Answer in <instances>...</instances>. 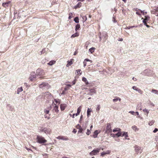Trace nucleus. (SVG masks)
Returning <instances> with one entry per match:
<instances>
[{"mask_svg":"<svg viewBox=\"0 0 158 158\" xmlns=\"http://www.w3.org/2000/svg\"><path fill=\"white\" fill-rule=\"evenodd\" d=\"M77 131L75 129H74L73 131V132L74 133H75L77 132Z\"/></svg>","mask_w":158,"mask_h":158,"instance_id":"obj_53","label":"nucleus"},{"mask_svg":"<svg viewBox=\"0 0 158 158\" xmlns=\"http://www.w3.org/2000/svg\"><path fill=\"white\" fill-rule=\"evenodd\" d=\"M134 26H131V27H127L126 28H125V29H130V28H133V27H134Z\"/></svg>","mask_w":158,"mask_h":158,"instance_id":"obj_44","label":"nucleus"},{"mask_svg":"<svg viewBox=\"0 0 158 158\" xmlns=\"http://www.w3.org/2000/svg\"><path fill=\"white\" fill-rule=\"evenodd\" d=\"M47 140H46L44 137H40V143H46Z\"/></svg>","mask_w":158,"mask_h":158,"instance_id":"obj_10","label":"nucleus"},{"mask_svg":"<svg viewBox=\"0 0 158 158\" xmlns=\"http://www.w3.org/2000/svg\"><path fill=\"white\" fill-rule=\"evenodd\" d=\"M138 92L139 93L141 94H142L143 93V91L141 90L140 89H139L138 90Z\"/></svg>","mask_w":158,"mask_h":158,"instance_id":"obj_45","label":"nucleus"},{"mask_svg":"<svg viewBox=\"0 0 158 158\" xmlns=\"http://www.w3.org/2000/svg\"><path fill=\"white\" fill-rule=\"evenodd\" d=\"M74 20L76 23H78L79 22V19L78 17H75L74 19Z\"/></svg>","mask_w":158,"mask_h":158,"instance_id":"obj_29","label":"nucleus"},{"mask_svg":"<svg viewBox=\"0 0 158 158\" xmlns=\"http://www.w3.org/2000/svg\"><path fill=\"white\" fill-rule=\"evenodd\" d=\"M74 61V59H71L70 60L67 61V64H66V67H69V66L73 64Z\"/></svg>","mask_w":158,"mask_h":158,"instance_id":"obj_9","label":"nucleus"},{"mask_svg":"<svg viewBox=\"0 0 158 158\" xmlns=\"http://www.w3.org/2000/svg\"><path fill=\"white\" fill-rule=\"evenodd\" d=\"M77 72V75H80L81 74L82 72L81 69H78L76 70Z\"/></svg>","mask_w":158,"mask_h":158,"instance_id":"obj_31","label":"nucleus"},{"mask_svg":"<svg viewBox=\"0 0 158 158\" xmlns=\"http://www.w3.org/2000/svg\"><path fill=\"white\" fill-rule=\"evenodd\" d=\"M100 106L99 105H98V107L96 109V110L98 112L100 110Z\"/></svg>","mask_w":158,"mask_h":158,"instance_id":"obj_40","label":"nucleus"},{"mask_svg":"<svg viewBox=\"0 0 158 158\" xmlns=\"http://www.w3.org/2000/svg\"><path fill=\"white\" fill-rule=\"evenodd\" d=\"M79 35V34L78 32H76L75 33L73 34L71 36V38H74L76 37H77Z\"/></svg>","mask_w":158,"mask_h":158,"instance_id":"obj_24","label":"nucleus"},{"mask_svg":"<svg viewBox=\"0 0 158 158\" xmlns=\"http://www.w3.org/2000/svg\"><path fill=\"white\" fill-rule=\"evenodd\" d=\"M158 12V8H157L156 9H153L152 10V12H153V14H156V13Z\"/></svg>","mask_w":158,"mask_h":158,"instance_id":"obj_33","label":"nucleus"},{"mask_svg":"<svg viewBox=\"0 0 158 158\" xmlns=\"http://www.w3.org/2000/svg\"><path fill=\"white\" fill-rule=\"evenodd\" d=\"M56 61L54 60H52L50 61L49 63H48V64L50 65H52L53 64H54L56 63Z\"/></svg>","mask_w":158,"mask_h":158,"instance_id":"obj_20","label":"nucleus"},{"mask_svg":"<svg viewBox=\"0 0 158 158\" xmlns=\"http://www.w3.org/2000/svg\"><path fill=\"white\" fill-rule=\"evenodd\" d=\"M112 131V130L111 129V125L110 123H107L105 130V133L108 134L110 133H111Z\"/></svg>","mask_w":158,"mask_h":158,"instance_id":"obj_1","label":"nucleus"},{"mask_svg":"<svg viewBox=\"0 0 158 158\" xmlns=\"http://www.w3.org/2000/svg\"><path fill=\"white\" fill-rule=\"evenodd\" d=\"M100 150V148H97L96 149H94L89 153V154L91 156L96 155L99 152Z\"/></svg>","mask_w":158,"mask_h":158,"instance_id":"obj_3","label":"nucleus"},{"mask_svg":"<svg viewBox=\"0 0 158 158\" xmlns=\"http://www.w3.org/2000/svg\"><path fill=\"white\" fill-rule=\"evenodd\" d=\"M36 75L34 72H32L31 74V76L29 79L30 81H34L36 78Z\"/></svg>","mask_w":158,"mask_h":158,"instance_id":"obj_5","label":"nucleus"},{"mask_svg":"<svg viewBox=\"0 0 158 158\" xmlns=\"http://www.w3.org/2000/svg\"><path fill=\"white\" fill-rule=\"evenodd\" d=\"M110 152L109 150H108L107 151H106V152H105L106 154H109L110 153Z\"/></svg>","mask_w":158,"mask_h":158,"instance_id":"obj_48","label":"nucleus"},{"mask_svg":"<svg viewBox=\"0 0 158 158\" xmlns=\"http://www.w3.org/2000/svg\"><path fill=\"white\" fill-rule=\"evenodd\" d=\"M146 26L147 27H148H148H150L149 25H148L147 24L146 25Z\"/></svg>","mask_w":158,"mask_h":158,"instance_id":"obj_64","label":"nucleus"},{"mask_svg":"<svg viewBox=\"0 0 158 158\" xmlns=\"http://www.w3.org/2000/svg\"><path fill=\"white\" fill-rule=\"evenodd\" d=\"M123 131H120L118 132L117 134H115V135L117 137H119L120 136H122Z\"/></svg>","mask_w":158,"mask_h":158,"instance_id":"obj_16","label":"nucleus"},{"mask_svg":"<svg viewBox=\"0 0 158 158\" xmlns=\"http://www.w3.org/2000/svg\"><path fill=\"white\" fill-rule=\"evenodd\" d=\"M140 11L141 13L143 14H144V12L143 11H142L141 10H140Z\"/></svg>","mask_w":158,"mask_h":158,"instance_id":"obj_62","label":"nucleus"},{"mask_svg":"<svg viewBox=\"0 0 158 158\" xmlns=\"http://www.w3.org/2000/svg\"><path fill=\"white\" fill-rule=\"evenodd\" d=\"M132 80L134 81H137V79L136 78L134 77H133V78H132Z\"/></svg>","mask_w":158,"mask_h":158,"instance_id":"obj_56","label":"nucleus"},{"mask_svg":"<svg viewBox=\"0 0 158 158\" xmlns=\"http://www.w3.org/2000/svg\"><path fill=\"white\" fill-rule=\"evenodd\" d=\"M129 113H130L132 115H135V112H134V111H131L129 112Z\"/></svg>","mask_w":158,"mask_h":158,"instance_id":"obj_43","label":"nucleus"},{"mask_svg":"<svg viewBox=\"0 0 158 158\" xmlns=\"http://www.w3.org/2000/svg\"><path fill=\"white\" fill-rule=\"evenodd\" d=\"M72 82L73 85H74L75 84V81H73Z\"/></svg>","mask_w":158,"mask_h":158,"instance_id":"obj_63","label":"nucleus"},{"mask_svg":"<svg viewBox=\"0 0 158 158\" xmlns=\"http://www.w3.org/2000/svg\"><path fill=\"white\" fill-rule=\"evenodd\" d=\"M143 110L144 112H146L147 113V114H148L149 113L148 111V110H147L146 109H144Z\"/></svg>","mask_w":158,"mask_h":158,"instance_id":"obj_38","label":"nucleus"},{"mask_svg":"<svg viewBox=\"0 0 158 158\" xmlns=\"http://www.w3.org/2000/svg\"><path fill=\"white\" fill-rule=\"evenodd\" d=\"M82 81H84V82H85V84L86 85H87L88 84H89V83L86 79V78H85V77H82Z\"/></svg>","mask_w":158,"mask_h":158,"instance_id":"obj_21","label":"nucleus"},{"mask_svg":"<svg viewBox=\"0 0 158 158\" xmlns=\"http://www.w3.org/2000/svg\"><path fill=\"white\" fill-rule=\"evenodd\" d=\"M11 2L8 1L7 2L3 3L2 4V6L6 8H8L9 5H11Z\"/></svg>","mask_w":158,"mask_h":158,"instance_id":"obj_8","label":"nucleus"},{"mask_svg":"<svg viewBox=\"0 0 158 158\" xmlns=\"http://www.w3.org/2000/svg\"><path fill=\"white\" fill-rule=\"evenodd\" d=\"M104 36L105 39L104 41H105L107 38L108 35L106 34H105V35H104Z\"/></svg>","mask_w":158,"mask_h":158,"instance_id":"obj_41","label":"nucleus"},{"mask_svg":"<svg viewBox=\"0 0 158 158\" xmlns=\"http://www.w3.org/2000/svg\"><path fill=\"white\" fill-rule=\"evenodd\" d=\"M152 92L155 94H158V90H157L152 89Z\"/></svg>","mask_w":158,"mask_h":158,"instance_id":"obj_35","label":"nucleus"},{"mask_svg":"<svg viewBox=\"0 0 158 158\" xmlns=\"http://www.w3.org/2000/svg\"><path fill=\"white\" fill-rule=\"evenodd\" d=\"M115 134H110V135L112 137H116V136H115Z\"/></svg>","mask_w":158,"mask_h":158,"instance_id":"obj_51","label":"nucleus"},{"mask_svg":"<svg viewBox=\"0 0 158 158\" xmlns=\"http://www.w3.org/2000/svg\"><path fill=\"white\" fill-rule=\"evenodd\" d=\"M76 128L77 129H79L78 131V132L82 133L83 131V129L81 128V127L79 124H78Z\"/></svg>","mask_w":158,"mask_h":158,"instance_id":"obj_14","label":"nucleus"},{"mask_svg":"<svg viewBox=\"0 0 158 158\" xmlns=\"http://www.w3.org/2000/svg\"><path fill=\"white\" fill-rule=\"evenodd\" d=\"M136 14H137L138 15H140V13L139 12H138V11L136 12Z\"/></svg>","mask_w":158,"mask_h":158,"instance_id":"obj_59","label":"nucleus"},{"mask_svg":"<svg viewBox=\"0 0 158 158\" xmlns=\"http://www.w3.org/2000/svg\"><path fill=\"white\" fill-rule=\"evenodd\" d=\"M158 131V129L156 128H155V129L154 130V131H153V132H154V133H156V132H157Z\"/></svg>","mask_w":158,"mask_h":158,"instance_id":"obj_47","label":"nucleus"},{"mask_svg":"<svg viewBox=\"0 0 158 158\" xmlns=\"http://www.w3.org/2000/svg\"><path fill=\"white\" fill-rule=\"evenodd\" d=\"M44 112L45 114L44 117L45 118L49 119L50 118V114H49V110L48 109H45L44 110Z\"/></svg>","mask_w":158,"mask_h":158,"instance_id":"obj_4","label":"nucleus"},{"mask_svg":"<svg viewBox=\"0 0 158 158\" xmlns=\"http://www.w3.org/2000/svg\"><path fill=\"white\" fill-rule=\"evenodd\" d=\"M98 134V131L97 130H96L94 132L93 134V137L94 138H96L97 137V135Z\"/></svg>","mask_w":158,"mask_h":158,"instance_id":"obj_22","label":"nucleus"},{"mask_svg":"<svg viewBox=\"0 0 158 158\" xmlns=\"http://www.w3.org/2000/svg\"><path fill=\"white\" fill-rule=\"evenodd\" d=\"M135 152L136 153L138 154V153L139 152V151L141 149V148L139 146L136 145L135 146Z\"/></svg>","mask_w":158,"mask_h":158,"instance_id":"obj_13","label":"nucleus"},{"mask_svg":"<svg viewBox=\"0 0 158 158\" xmlns=\"http://www.w3.org/2000/svg\"><path fill=\"white\" fill-rule=\"evenodd\" d=\"M90 91V94H89V95H92L96 93V91L95 89H90L89 90Z\"/></svg>","mask_w":158,"mask_h":158,"instance_id":"obj_11","label":"nucleus"},{"mask_svg":"<svg viewBox=\"0 0 158 158\" xmlns=\"http://www.w3.org/2000/svg\"><path fill=\"white\" fill-rule=\"evenodd\" d=\"M137 87L136 86H133L132 87V88L134 89V90H135L137 88Z\"/></svg>","mask_w":158,"mask_h":158,"instance_id":"obj_58","label":"nucleus"},{"mask_svg":"<svg viewBox=\"0 0 158 158\" xmlns=\"http://www.w3.org/2000/svg\"><path fill=\"white\" fill-rule=\"evenodd\" d=\"M84 61H85V62H87V61H90V60L88 59H85V60H84Z\"/></svg>","mask_w":158,"mask_h":158,"instance_id":"obj_54","label":"nucleus"},{"mask_svg":"<svg viewBox=\"0 0 158 158\" xmlns=\"http://www.w3.org/2000/svg\"><path fill=\"white\" fill-rule=\"evenodd\" d=\"M56 139H62L64 140H68L69 138L66 136H59L56 137Z\"/></svg>","mask_w":158,"mask_h":158,"instance_id":"obj_7","label":"nucleus"},{"mask_svg":"<svg viewBox=\"0 0 158 158\" xmlns=\"http://www.w3.org/2000/svg\"><path fill=\"white\" fill-rule=\"evenodd\" d=\"M154 122L155 121L154 120H152L149 122L148 124L150 126H152Z\"/></svg>","mask_w":158,"mask_h":158,"instance_id":"obj_34","label":"nucleus"},{"mask_svg":"<svg viewBox=\"0 0 158 158\" xmlns=\"http://www.w3.org/2000/svg\"><path fill=\"white\" fill-rule=\"evenodd\" d=\"M101 156H103L105 155H106V153L105 152H103L101 153Z\"/></svg>","mask_w":158,"mask_h":158,"instance_id":"obj_42","label":"nucleus"},{"mask_svg":"<svg viewBox=\"0 0 158 158\" xmlns=\"http://www.w3.org/2000/svg\"><path fill=\"white\" fill-rule=\"evenodd\" d=\"M81 107L79 106L77 109V113L76 114V116H77L78 115L81 111Z\"/></svg>","mask_w":158,"mask_h":158,"instance_id":"obj_18","label":"nucleus"},{"mask_svg":"<svg viewBox=\"0 0 158 158\" xmlns=\"http://www.w3.org/2000/svg\"><path fill=\"white\" fill-rule=\"evenodd\" d=\"M121 130L118 128H115L113 130V132H119L120 131H121Z\"/></svg>","mask_w":158,"mask_h":158,"instance_id":"obj_26","label":"nucleus"},{"mask_svg":"<svg viewBox=\"0 0 158 158\" xmlns=\"http://www.w3.org/2000/svg\"><path fill=\"white\" fill-rule=\"evenodd\" d=\"M131 128L135 131H136L139 130V129L137 128V126H132Z\"/></svg>","mask_w":158,"mask_h":158,"instance_id":"obj_25","label":"nucleus"},{"mask_svg":"<svg viewBox=\"0 0 158 158\" xmlns=\"http://www.w3.org/2000/svg\"><path fill=\"white\" fill-rule=\"evenodd\" d=\"M118 40L119 41H123V39L122 38H119Z\"/></svg>","mask_w":158,"mask_h":158,"instance_id":"obj_55","label":"nucleus"},{"mask_svg":"<svg viewBox=\"0 0 158 158\" xmlns=\"http://www.w3.org/2000/svg\"><path fill=\"white\" fill-rule=\"evenodd\" d=\"M58 107L59 106H55L53 109V111L56 112V113H58L59 112Z\"/></svg>","mask_w":158,"mask_h":158,"instance_id":"obj_15","label":"nucleus"},{"mask_svg":"<svg viewBox=\"0 0 158 158\" xmlns=\"http://www.w3.org/2000/svg\"><path fill=\"white\" fill-rule=\"evenodd\" d=\"M76 114H73L72 115V118H74V116L75 115H76Z\"/></svg>","mask_w":158,"mask_h":158,"instance_id":"obj_60","label":"nucleus"},{"mask_svg":"<svg viewBox=\"0 0 158 158\" xmlns=\"http://www.w3.org/2000/svg\"><path fill=\"white\" fill-rule=\"evenodd\" d=\"M83 19L84 20H85V21H86L87 20V17L86 16H84L83 17H82Z\"/></svg>","mask_w":158,"mask_h":158,"instance_id":"obj_52","label":"nucleus"},{"mask_svg":"<svg viewBox=\"0 0 158 158\" xmlns=\"http://www.w3.org/2000/svg\"><path fill=\"white\" fill-rule=\"evenodd\" d=\"M83 64H84V67L86 66V64H87L86 62L85 61H84V62H83Z\"/></svg>","mask_w":158,"mask_h":158,"instance_id":"obj_49","label":"nucleus"},{"mask_svg":"<svg viewBox=\"0 0 158 158\" xmlns=\"http://www.w3.org/2000/svg\"><path fill=\"white\" fill-rule=\"evenodd\" d=\"M91 109L89 108L87 110V114L88 116H89L90 115V113L91 112Z\"/></svg>","mask_w":158,"mask_h":158,"instance_id":"obj_28","label":"nucleus"},{"mask_svg":"<svg viewBox=\"0 0 158 158\" xmlns=\"http://www.w3.org/2000/svg\"><path fill=\"white\" fill-rule=\"evenodd\" d=\"M49 85L48 83L44 82L40 84V88H43L44 89H48L49 87Z\"/></svg>","mask_w":158,"mask_h":158,"instance_id":"obj_6","label":"nucleus"},{"mask_svg":"<svg viewBox=\"0 0 158 158\" xmlns=\"http://www.w3.org/2000/svg\"><path fill=\"white\" fill-rule=\"evenodd\" d=\"M81 5L82 3L81 2H79L75 6V8L77 9L80 8L81 6Z\"/></svg>","mask_w":158,"mask_h":158,"instance_id":"obj_19","label":"nucleus"},{"mask_svg":"<svg viewBox=\"0 0 158 158\" xmlns=\"http://www.w3.org/2000/svg\"><path fill=\"white\" fill-rule=\"evenodd\" d=\"M23 90V89L22 87L18 88L17 90V94H19L20 92H22Z\"/></svg>","mask_w":158,"mask_h":158,"instance_id":"obj_27","label":"nucleus"},{"mask_svg":"<svg viewBox=\"0 0 158 158\" xmlns=\"http://www.w3.org/2000/svg\"><path fill=\"white\" fill-rule=\"evenodd\" d=\"M123 136H125L126 139H127V137H128L127 132L123 131L122 137H123Z\"/></svg>","mask_w":158,"mask_h":158,"instance_id":"obj_17","label":"nucleus"},{"mask_svg":"<svg viewBox=\"0 0 158 158\" xmlns=\"http://www.w3.org/2000/svg\"><path fill=\"white\" fill-rule=\"evenodd\" d=\"M40 131H44L46 134H50L51 132V130L50 128L41 127L40 128Z\"/></svg>","mask_w":158,"mask_h":158,"instance_id":"obj_2","label":"nucleus"},{"mask_svg":"<svg viewBox=\"0 0 158 158\" xmlns=\"http://www.w3.org/2000/svg\"><path fill=\"white\" fill-rule=\"evenodd\" d=\"M37 138H38L37 142H38V143H40V139L39 138L38 136L37 137Z\"/></svg>","mask_w":158,"mask_h":158,"instance_id":"obj_61","label":"nucleus"},{"mask_svg":"<svg viewBox=\"0 0 158 158\" xmlns=\"http://www.w3.org/2000/svg\"><path fill=\"white\" fill-rule=\"evenodd\" d=\"M139 115V114L138 112H135V115Z\"/></svg>","mask_w":158,"mask_h":158,"instance_id":"obj_57","label":"nucleus"},{"mask_svg":"<svg viewBox=\"0 0 158 158\" xmlns=\"http://www.w3.org/2000/svg\"><path fill=\"white\" fill-rule=\"evenodd\" d=\"M54 101H55V102L56 103H60V101L59 100H57L55 99L54 100Z\"/></svg>","mask_w":158,"mask_h":158,"instance_id":"obj_46","label":"nucleus"},{"mask_svg":"<svg viewBox=\"0 0 158 158\" xmlns=\"http://www.w3.org/2000/svg\"><path fill=\"white\" fill-rule=\"evenodd\" d=\"M90 133H91V132H90V131L89 129H88L87 130V132L86 133V134L88 135H89V134Z\"/></svg>","mask_w":158,"mask_h":158,"instance_id":"obj_39","label":"nucleus"},{"mask_svg":"<svg viewBox=\"0 0 158 158\" xmlns=\"http://www.w3.org/2000/svg\"><path fill=\"white\" fill-rule=\"evenodd\" d=\"M67 106V105L65 104H61L60 105V108L61 111L64 110L66 107Z\"/></svg>","mask_w":158,"mask_h":158,"instance_id":"obj_12","label":"nucleus"},{"mask_svg":"<svg viewBox=\"0 0 158 158\" xmlns=\"http://www.w3.org/2000/svg\"><path fill=\"white\" fill-rule=\"evenodd\" d=\"M118 100L119 101H120L121 100V99L120 98L118 97H117L116 98L113 99V100L114 102H115L117 101Z\"/></svg>","mask_w":158,"mask_h":158,"instance_id":"obj_37","label":"nucleus"},{"mask_svg":"<svg viewBox=\"0 0 158 158\" xmlns=\"http://www.w3.org/2000/svg\"><path fill=\"white\" fill-rule=\"evenodd\" d=\"M95 49V48L94 47H92L90 48L89 50V52L91 53H93L94 52V50Z\"/></svg>","mask_w":158,"mask_h":158,"instance_id":"obj_32","label":"nucleus"},{"mask_svg":"<svg viewBox=\"0 0 158 158\" xmlns=\"http://www.w3.org/2000/svg\"><path fill=\"white\" fill-rule=\"evenodd\" d=\"M73 17V13L71 12L69 13V19H71Z\"/></svg>","mask_w":158,"mask_h":158,"instance_id":"obj_36","label":"nucleus"},{"mask_svg":"<svg viewBox=\"0 0 158 158\" xmlns=\"http://www.w3.org/2000/svg\"><path fill=\"white\" fill-rule=\"evenodd\" d=\"M143 23H144V25L145 26L147 24V22L143 20Z\"/></svg>","mask_w":158,"mask_h":158,"instance_id":"obj_50","label":"nucleus"},{"mask_svg":"<svg viewBox=\"0 0 158 158\" xmlns=\"http://www.w3.org/2000/svg\"><path fill=\"white\" fill-rule=\"evenodd\" d=\"M80 27V25L79 24H77L76 26V28H75V31H77L79 29Z\"/></svg>","mask_w":158,"mask_h":158,"instance_id":"obj_30","label":"nucleus"},{"mask_svg":"<svg viewBox=\"0 0 158 158\" xmlns=\"http://www.w3.org/2000/svg\"><path fill=\"white\" fill-rule=\"evenodd\" d=\"M150 19V17H149L148 16H145V18L143 19V20L147 22Z\"/></svg>","mask_w":158,"mask_h":158,"instance_id":"obj_23","label":"nucleus"}]
</instances>
